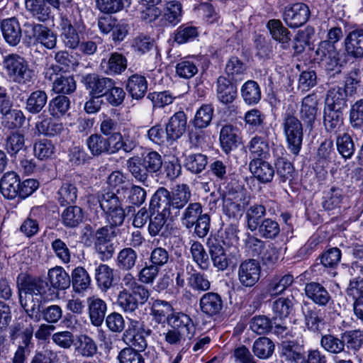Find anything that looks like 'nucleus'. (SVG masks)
<instances>
[{
  "label": "nucleus",
  "instance_id": "ddd939ff",
  "mask_svg": "<svg viewBox=\"0 0 363 363\" xmlns=\"http://www.w3.org/2000/svg\"><path fill=\"white\" fill-rule=\"evenodd\" d=\"M261 267L255 259H247L242 262L238 271V280L245 287H252L260 278Z\"/></svg>",
  "mask_w": 363,
  "mask_h": 363
},
{
  "label": "nucleus",
  "instance_id": "9d476101",
  "mask_svg": "<svg viewBox=\"0 0 363 363\" xmlns=\"http://www.w3.org/2000/svg\"><path fill=\"white\" fill-rule=\"evenodd\" d=\"M46 283L39 277L33 276L26 272L18 274L16 279V288L18 298L20 296H40L45 291Z\"/></svg>",
  "mask_w": 363,
  "mask_h": 363
},
{
  "label": "nucleus",
  "instance_id": "052dcab7",
  "mask_svg": "<svg viewBox=\"0 0 363 363\" xmlns=\"http://www.w3.org/2000/svg\"><path fill=\"white\" fill-rule=\"evenodd\" d=\"M277 176L280 182L291 181L294 168L292 164L285 157H279L275 163Z\"/></svg>",
  "mask_w": 363,
  "mask_h": 363
},
{
  "label": "nucleus",
  "instance_id": "393cba45",
  "mask_svg": "<svg viewBox=\"0 0 363 363\" xmlns=\"http://www.w3.org/2000/svg\"><path fill=\"white\" fill-rule=\"evenodd\" d=\"M19 185V176L15 172H7L0 179V192L6 199H13L18 196Z\"/></svg>",
  "mask_w": 363,
  "mask_h": 363
},
{
  "label": "nucleus",
  "instance_id": "774afa93",
  "mask_svg": "<svg viewBox=\"0 0 363 363\" xmlns=\"http://www.w3.org/2000/svg\"><path fill=\"white\" fill-rule=\"evenodd\" d=\"M249 324L251 330L257 335L267 334L272 329L271 319L264 315L254 316Z\"/></svg>",
  "mask_w": 363,
  "mask_h": 363
},
{
  "label": "nucleus",
  "instance_id": "3c124183",
  "mask_svg": "<svg viewBox=\"0 0 363 363\" xmlns=\"http://www.w3.org/2000/svg\"><path fill=\"white\" fill-rule=\"evenodd\" d=\"M241 96L244 101L249 105L257 104L261 99L259 86L253 80L246 82L241 88Z\"/></svg>",
  "mask_w": 363,
  "mask_h": 363
},
{
  "label": "nucleus",
  "instance_id": "8fccbe9b",
  "mask_svg": "<svg viewBox=\"0 0 363 363\" xmlns=\"http://www.w3.org/2000/svg\"><path fill=\"white\" fill-rule=\"evenodd\" d=\"M174 308L172 304L167 301L155 300L152 305L151 312L154 320L157 323L167 322L168 316L174 313Z\"/></svg>",
  "mask_w": 363,
  "mask_h": 363
},
{
  "label": "nucleus",
  "instance_id": "f03ea898",
  "mask_svg": "<svg viewBox=\"0 0 363 363\" xmlns=\"http://www.w3.org/2000/svg\"><path fill=\"white\" fill-rule=\"evenodd\" d=\"M163 165L162 156L156 151H149L142 157H132L127 160V167L133 177L140 182H147L149 174L158 173Z\"/></svg>",
  "mask_w": 363,
  "mask_h": 363
},
{
  "label": "nucleus",
  "instance_id": "a878e982",
  "mask_svg": "<svg viewBox=\"0 0 363 363\" xmlns=\"http://www.w3.org/2000/svg\"><path fill=\"white\" fill-rule=\"evenodd\" d=\"M345 46L349 56L363 57V30L356 29L350 32L345 39Z\"/></svg>",
  "mask_w": 363,
  "mask_h": 363
},
{
  "label": "nucleus",
  "instance_id": "6e6d98bb",
  "mask_svg": "<svg viewBox=\"0 0 363 363\" xmlns=\"http://www.w3.org/2000/svg\"><path fill=\"white\" fill-rule=\"evenodd\" d=\"M190 253L193 261L196 262L201 269H208L210 264L208 255L200 242H191Z\"/></svg>",
  "mask_w": 363,
  "mask_h": 363
},
{
  "label": "nucleus",
  "instance_id": "aec40b11",
  "mask_svg": "<svg viewBox=\"0 0 363 363\" xmlns=\"http://www.w3.org/2000/svg\"><path fill=\"white\" fill-rule=\"evenodd\" d=\"M86 304L91 324L96 327L101 325L107 311L106 302L96 296H92L87 298Z\"/></svg>",
  "mask_w": 363,
  "mask_h": 363
},
{
  "label": "nucleus",
  "instance_id": "a211bd4d",
  "mask_svg": "<svg viewBox=\"0 0 363 363\" xmlns=\"http://www.w3.org/2000/svg\"><path fill=\"white\" fill-rule=\"evenodd\" d=\"M306 296L319 306H326L333 302L328 290L320 283L310 282L305 286Z\"/></svg>",
  "mask_w": 363,
  "mask_h": 363
},
{
  "label": "nucleus",
  "instance_id": "5701e85b",
  "mask_svg": "<svg viewBox=\"0 0 363 363\" xmlns=\"http://www.w3.org/2000/svg\"><path fill=\"white\" fill-rule=\"evenodd\" d=\"M167 216L164 213H152L148 224L147 230L151 237L160 236L167 238L170 235V226L167 223Z\"/></svg>",
  "mask_w": 363,
  "mask_h": 363
},
{
  "label": "nucleus",
  "instance_id": "5fc2aeb1",
  "mask_svg": "<svg viewBox=\"0 0 363 363\" xmlns=\"http://www.w3.org/2000/svg\"><path fill=\"white\" fill-rule=\"evenodd\" d=\"M38 134L47 136H55L60 134L64 129L62 123L53 121L51 118L45 117L35 124Z\"/></svg>",
  "mask_w": 363,
  "mask_h": 363
},
{
  "label": "nucleus",
  "instance_id": "cd10ccee",
  "mask_svg": "<svg viewBox=\"0 0 363 363\" xmlns=\"http://www.w3.org/2000/svg\"><path fill=\"white\" fill-rule=\"evenodd\" d=\"M249 168L253 176L262 183H267L274 176V167L262 159H254L249 164Z\"/></svg>",
  "mask_w": 363,
  "mask_h": 363
},
{
  "label": "nucleus",
  "instance_id": "ea45409f",
  "mask_svg": "<svg viewBox=\"0 0 363 363\" xmlns=\"http://www.w3.org/2000/svg\"><path fill=\"white\" fill-rule=\"evenodd\" d=\"M95 279L99 288L106 292L113 286V269L107 264H101L95 269Z\"/></svg>",
  "mask_w": 363,
  "mask_h": 363
},
{
  "label": "nucleus",
  "instance_id": "f704fd0d",
  "mask_svg": "<svg viewBox=\"0 0 363 363\" xmlns=\"http://www.w3.org/2000/svg\"><path fill=\"white\" fill-rule=\"evenodd\" d=\"M50 286L57 290H65L69 287L71 278L63 267L56 266L48 272Z\"/></svg>",
  "mask_w": 363,
  "mask_h": 363
},
{
  "label": "nucleus",
  "instance_id": "49530a36",
  "mask_svg": "<svg viewBox=\"0 0 363 363\" xmlns=\"http://www.w3.org/2000/svg\"><path fill=\"white\" fill-rule=\"evenodd\" d=\"M76 89V81L74 77L71 75L57 77L52 83V91L56 94H60L64 96L74 93Z\"/></svg>",
  "mask_w": 363,
  "mask_h": 363
},
{
  "label": "nucleus",
  "instance_id": "c85d7f7f",
  "mask_svg": "<svg viewBox=\"0 0 363 363\" xmlns=\"http://www.w3.org/2000/svg\"><path fill=\"white\" fill-rule=\"evenodd\" d=\"M147 81L140 74H134L130 76L125 82V89L128 94L136 100L142 99L147 91Z\"/></svg>",
  "mask_w": 363,
  "mask_h": 363
},
{
  "label": "nucleus",
  "instance_id": "4d7b16f0",
  "mask_svg": "<svg viewBox=\"0 0 363 363\" xmlns=\"http://www.w3.org/2000/svg\"><path fill=\"white\" fill-rule=\"evenodd\" d=\"M208 164V157L201 153L190 154L184 160L185 168L193 174L201 173Z\"/></svg>",
  "mask_w": 363,
  "mask_h": 363
},
{
  "label": "nucleus",
  "instance_id": "72a5a7b5",
  "mask_svg": "<svg viewBox=\"0 0 363 363\" xmlns=\"http://www.w3.org/2000/svg\"><path fill=\"white\" fill-rule=\"evenodd\" d=\"M217 96L223 104L232 103L237 97V87L225 77L217 79Z\"/></svg>",
  "mask_w": 363,
  "mask_h": 363
},
{
  "label": "nucleus",
  "instance_id": "7ed1b4c3",
  "mask_svg": "<svg viewBox=\"0 0 363 363\" xmlns=\"http://www.w3.org/2000/svg\"><path fill=\"white\" fill-rule=\"evenodd\" d=\"M84 28L82 16L79 11L72 12L69 16L61 15L60 17V37L65 47L76 49L80 43L77 30Z\"/></svg>",
  "mask_w": 363,
  "mask_h": 363
},
{
  "label": "nucleus",
  "instance_id": "a18cd8bd",
  "mask_svg": "<svg viewBox=\"0 0 363 363\" xmlns=\"http://www.w3.org/2000/svg\"><path fill=\"white\" fill-rule=\"evenodd\" d=\"M62 223L67 228L77 227L83 222L84 213L77 206H69L62 213Z\"/></svg>",
  "mask_w": 363,
  "mask_h": 363
},
{
  "label": "nucleus",
  "instance_id": "37998d69",
  "mask_svg": "<svg viewBox=\"0 0 363 363\" xmlns=\"http://www.w3.org/2000/svg\"><path fill=\"white\" fill-rule=\"evenodd\" d=\"M202 211V206L200 203H189L181 215L180 220L183 226L187 229L192 228L196 221L203 215Z\"/></svg>",
  "mask_w": 363,
  "mask_h": 363
},
{
  "label": "nucleus",
  "instance_id": "1a4fd4ad",
  "mask_svg": "<svg viewBox=\"0 0 363 363\" xmlns=\"http://www.w3.org/2000/svg\"><path fill=\"white\" fill-rule=\"evenodd\" d=\"M322 54V65L326 72L330 77L341 72V69L345 63L342 54L339 52L335 46L326 43H321L318 50Z\"/></svg>",
  "mask_w": 363,
  "mask_h": 363
},
{
  "label": "nucleus",
  "instance_id": "9b49d317",
  "mask_svg": "<svg viewBox=\"0 0 363 363\" xmlns=\"http://www.w3.org/2000/svg\"><path fill=\"white\" fill-rule=\"evenodd\" d=\"M311 16L308 6L303 3H296L284 7L283 20L286 24L292 28L304 25Z\"/></svg>",
  "mask_w": 363,
  "mask_h": 363
},
{
  "label": "nucleus",
  "instance_id": "0e129e2a",
  "mask_svg": "<svg viewBox=\"0 0 363 363\" xmlns=\"http://www.w3.org/2000/svg\"><path fill=\"white\" fill-rule=\"evenodd\" d=\"M106 102L111 106L117 107L121 105L125 97V92L121 87L116 86V82L112 79L111 85L107 88L104 96Z\"/></svg>",
  "mask_w": 363,
  "mask_h": 363
},
{
  "label": "nucleus",
  "instance_id": "e2e57ef3",
  "mask_svg": "<svg viewBox=\"0 0 363 363\" xmlns=\"http://www.w3.org/2000/svg\"><path fill=\"white\" fill-rule=\"evenodd\" d=\"M267 27L272 38L281 43H288L290 38V33L288 29L282 25L279 20L272 19L269 21Z\"/></svg>",
  "mask_w": 363,
  "mask_h": 363
},
{
  "label": "nucleus",
  "instance_id": "473e14b6",
  "mask_svg": "<svg viewBox=\"0 0 363 363\" xmlns=\"http://www.w3.org/2000/svg\"><path fill=\"white\" fill-rule=\"evenodd\" d=\"M347 90L342 87L335 86L328 91L325 107L344 111L347 106Z\"/></svg>",
  "mask_w": 363,
  "mask_h": 363
},
{
  "label": "nucleus",
  "instance_id": "f257e3e1",
  "mask_svg": "<svg viewBox=\"0 0 363 363\" xmlns=\"http://www.w3.org/2000/svg\"><path fill=\"white\" fill-rule=\"evenodd\" d=\"M97 200L101 211L90 209L91 222L95 225L101 224L105 216L108 225L121 226L125 218V213L118 196L113 192L108 191L98 195Z\"/></svg>",
  "mask_w": 363,
  "mask_h": 363
},
{
  "label": "nucleus",
  "instance_id": "f3484780",
  "mask_svg": "<svg viewBox=\"0 0 363 363\" xmlns=\"http://www.w3.org/2000/svg\"><path fill=\"white\" fill-rule=\"evenodd\" d=\"M167 325L179 333L192 338L196 332V328L192 319L186 313L174 312L168 316Z\"/></svg>",
  "mask_w": 363,
  "mask_h": 363
},
{
  "label": "nucleus",
  "instance_id": "39448f33",
  "mask_svg": "<svg viewBox=\"0 0 363 363\" xmlns=\"http://www.w3.org/2000/svg\"><path fill=\"white\" fill-rule=\"evenodd\" d=\"M4 67L9 79L15 83L26 85L30 84L34 78V72L28 62L21 56L11 54L5 57Z\"/></svg>",
  "mask_w": 363,
  "mask_h": 363
},
{
  "label": "nucleus",
  "instance_id": "de8ad7c7",
  "mask_svg": "<svg viewBox=\"0 0 363 363\" xmlns=\"http://www.w3.org/2000/svg\"><path fill=\"white\" fill-rule=\"evenodd\" d=\"M252 350L258 358L266 359L272 355L274 350V344L269 338L261 337L254 342Z\"/></svg>",
  "mask_w": 363,
  "mask_h": 363
},
{
  "label": "nucleus",
  "instance_id": "2f4dec72",
  "mask_svg": "<svg viewBox=\"0 0 363 363\" xmlns=\"http://www.w3.org/2000/svg\"><path fill=\"white\" fill-rule=\"evenodd\" d=\"M317 105L318 101L316 96L313 94L308 95L302 100L300 117L311 129L315 119Z\"/></svg>",
  "mask_w": 363,
  "mask_h": 363
},
{
  "label": "nucleus",
  "instance_id": "0eeeda50",
  "mask_svg": "<svg viewBox=\"0 0 363 363\" xmlns=\"http://www.w3.org/2000/svg\"><path fill=\"white\" fill-rule=\"evenodd\" d=\"M72 0H25L27 12L40 22H45L51 16L53 8L57 11L66 8Z\"/></svg>",
  "mask_w": 363,
  "mask_h": 363
},
{
  "label": "nucleus",
  "instance_id": "864d4df0",
  "mask_svg": "<svg viewBox=\"0 0 363 363\" xmlns=\"http://www.w3.org/2000/svg\"><path fill=\"white\" fill-rule=\"evenodd\" d=\"M137 259V252L132 247H125L118 252L116 263L119 269L129 271L135 267Z\"/></svg>",
  "mask_w": 363,
  "mask_h": 363
},
{
  "label": "nucleus",
  "instance_id": "20e7f679",
  "mask_svg": "<svg viewBox=\"0 0 363 363\" xmlns=\"http://www.w3.org/2000/svg\"><path fill=\"white\" fill-rule=\"evenodd\" d=\"M295 112L293 106L289 105L284 113L282 125L289 150L298 155L301 149L303 133V125L294 116Z\"/></svg>",
  "mask_w": 363,
  "mask_h": 363
},
{
  "label": "nucleus",
  "instance_id": "58836bf2",
  "mask_svg": "<svg viewBox=\"0 0 363 363\" xmlns=\"http://www.w3.org/2000/svg\"><path fill=\"white\" fill-rule=\"evenodd\" d=\"M75 346V352L86 358L93 357L98 350V347L95 341L89 335L83 334L77 337Z\"/></svg>",
  "mask_w": 363,
  "mask_h": 363
},
{
  "label": "nucleus",
  "instance_id": "2eb2a0df",
  "mask_svg": "<svg viewBox=\"0 0 363 363\" xmlns=\"http://www.w3.org/2000/svg\"><path fill=\"white\" fill-rule=\"evenodd\" d=\"M86 145L93 157L114 155L112 135L105 138L100 133H94L86 140Z\"/></svg>",
  "mask_w": 363,
  "mask_h": 363
},
{
  "label": "nucleus",
  "instance_id": "c9c22d12",
  "mask_svg": "<svg viewBox=\"0 0 363 363\" xmlns=\"http://www.w3.org/2000/svg\"><path fill=\"white\" fill-rule=\"evenodd\" d=\"M219 140L221 148L226 154L235 149L238 141L236 128L230 124L223 126L220 131Z\"/></svg>",
  "mask_w": 363,
  "mask_h": 363
},
{
  "label": "nucleus",
  "instance_id": "b1692460",
  "mask_svg": "<svg viewBox=\"0 0 363 363\" xmlns=\"http://www.w3.org/2000/svg\"><path fill=\"white\" fill-rule=\"evenodd\" d=\"M201 311L208 316H213L220 313L223 303L221 296L215 292L204 294L199 301Z\"/></svg>",
  "mask_w": 363,
  "mask_h": 363
},
{
  "label": "nucleus",
  "instance_id": "7c9ffc66",
  "mask_svg": "<svg viewBox=\"0 0 363 363\" xmlns=\"http://www.w3.org/2000/svg\"><path fill=\"white\" fill-rule=\"evenodd\" d=\"M170 207V192L164 187H160L152 196L150 208L157 213H164L172 216Z\"/></svg>",
  "mask_w": 363,
  "mask_h": 363
},
{
  "label": "nucleus",
  "instance_id": "f8f14e48",
  "mask_svg": "<svg viewBox=\"0 0 363 363\" xmlns=\"http://www.w3.org/2000/svg\"><path fill=\"white\" fill-rule=\"evenodd\" d=\"M211 259L218 270H225L230 264L234 265L237 263L240 255L238 252L234 253L231 257L227 256L224 248L218 240L209 239L207 242Z\"/></svg>",
  "mask_w": 363,
  "mask_h": 363
},
{
  "label": "nucleus",
  "instance_id": "bf43d9fd",
  "mask_svg": "<svg viewBox=\"0 0 363 363\" xmlns=\"http://www.w3.org/2000/svg\"><path fill=\"white\" fill-rule=\"evenodd\" d=\"M182 6L177 1H169L166 4L162 19L165 23L175 26L181 21Z\"/></svg>",
  "mask_w": 363,
  "mask_h": 363
},
{
  "label": "nucleus",
  "instance_id": "603ef678",
  "mask_svg": "<svg viewBox=\"0 0 363 363\" xmlns=\"http://www.w3.org/2000/svg\"><path fill=\"white\" fill-rule=\"evenodd\" d=\"M25 121V116L21 110L10 108L7 112L1 114V122L2 126L12 130L20 128Z\"/></svg>",
  "mask_w": 363,
  "mask_h": 363
},
{
  "label": "nucleus",
  "instance_id": "412c9836",
  "mask_svg": "<svg viewBox=\"0 0 363 363\" xmlns=\"http://www.w3.org/2000/svg\"><path fill=\"white\" fill-rule=\"evenodd\" d=\"M43 299V295L34 296L28 295L27 297L20 296L19 303L21 307L27 315L35 322L40 321V316L44 308Z\"/></svg>",
  "mask_w": 363,
  "mask_h": 363
},
{
  "label": "nucleus",
  "instance_id": "a19ab883",
  "mask_svg": "<svg viewBox=\"0 0 363 363\" xmlns=\"http://www.w3.org/2000/svg\"><path fill=\"white\" fill-rule=\"evenodd\" d=\"M296 303V301L292 294L286 297H280L274 301L272 307L275 318L283 319L288 317L294 311Z\"/></svg>",
  "mask_w": 363,
  "mask_h": 363
},
{
  "label": "nucleus",
  "instance_id": "13d9d810",
  "mask_svg": "<svg viewBox=\"0 0 363 363\" xmlns=\"http://www.w3.org/2000/svg\"><path fill=\"white\" fill-rule=\"evenodd\" d=\"M24 146V135L19 131L11 132L4 140V147L11 156L16 155Z\"/></svg>",
  "mask_w": 363,
  "mask_h": 363
},
{
  "label": "nucleus",
  "instance_id": "4468645a",
  "mask_svg": "<svg viewBox=\"0 0 363 363\" xmlns=\"http://www.w3.org/2000/svg\"><path fill=\"white\" fill-rule=\"evenodd\" d=\"M81 82L89 91L90 96L99 98L104 96L107 88L111 85L112 79L93 73L82 76Z\"/></svg>",
  "mask_w": 363,
  "mask_h": 363
},
{
  "label": "nucleus",
  "instance_id": "69168bd1",
  "mask_svg": "<svg viewBox=\"0 0 363 363\" xmlns=\"http://www.w3.org/2000/svg\"><path fill=\"white\" fill-rule=\"evenodd\" d=\"M336 145L339 153L345 159L351 158L354 152V144L348 133L339 135L336 139Z\"/></svg>",
  "mask_w": 363,
  "mask_h": 363
},
{
  "label": "nucleus",
  "instance_id": "4c0bfd02",
  "mask_svg": "<svg viewBox=\"0 0 363 363\" xmlns=\"http://www.w3.org/2000/svg\"><path fill=\"white\" fill-rule=\"evenodd\" d=\"M48 101V94L43 90H35L26 99L25 109L31 114L40 113Z\"/></svg>",
  "mask_w": 363,
  "mask_h": 363
},
{
  "label": "nucleus",
  "instance_id": "c03bdc74",
  "mask_svg": "<svg viewBox=\"0 0 363 363\" xmlns=\"http://www.w3.org/2000/svg\"><path fill=\"white\" fill-rule=\"evenodd\" d=\"M71 282L73 290L77 293H82L90 286L91 278L84 267H78L72 272Z\"/></svg>",
  "mask_w": 363,
  "mask_h": 363
},
{
  "label": "nucleus",
  "instance_id": "79ce46f5",
  "mask_svg": "<svg viewBox=\"0 0 363 363\" xmlns=\"http://www.w3.org/2000/svg\"><path fill=\"white\" fill-rule=\"evenodd\" d=\"M266 216V208L262 204L255 203L250 206L246 211V220L248 229L255 231L259 226Z\"/></svg>",
  "mask_w": 363,
  "mask_h": 363
},
{
  "label": "nucleus",
  "instance_id": "bb28decb",
  "mask_svg": "<svg viewBox=\"0 0 363 363\" xmlns=\"http://www.w3.org/2000/svg\"><path fill=\"white\" fill-rule=\"evenodd\" d=\"M186 116L184 111L175 113L166 125V135L168 139L177 140L186 131Z\"/></svg>",
  "mask_w": 363,
  "mask_h": 363
},
{
  "label": "nucleus",
  "instance_id": "dca6fc26",
  "mask_svg": "<svg viewBox=\"0 0 363 363\" xmlns=\"http://www.w3.org/2000/svg\"><path fill=\"white\" fill-rule=\"evenodd\" d=\"M191 190L186 184L176 185L170 192V207L172 216L176 217L188 203L191 198Z\"/></svg>",
  "mask_w": 363,
  "mask_h": 363
},
{
  "label": "nucleus",
  "instance_id": "423d86ee",
  "mask_svg": "<svg viewBox=\"0 0 363 363\" xmlns=\"http://www.w3.org/2000/svg\"><path fill=\"white\" fill-rule=\"evenodd\" d=\"M116 228L108 224L99 228L94 233V248L104 261L110 259L117 248V244L111 241L117 235Z\"/></svg>",
  "mask_w": 363,
  "mask_h": 363
},
{
  "label": "nucleus",
  "instance_id": "6ab92c4d",
  "mask_svg": "<svg viewBox=\"0 0 363 363\" xmlns=\"http://www.w3.org/2000/svg\"><path fill=\"white\" fill-rule=\"evenodd\" d=\"M114 155L123 150L126 153L131 152L138 145V141L135 133L123 130L112 135Z\"/></svg>",
  "mask_w": 363,
  "mask_h": 363
},
{
  "label": "nucleus",
  "instance_id": "4be33fe9",
  "mask_svg": "<svg viewBox=\"0 0 363 363\" xmlns=\"http://www.w3.org/2000/svg\"><path fill=\"white\" fill-rule=\"evenodd\" d=\"M1 30L6 42L11 46L17 45L22 37V30L16 18L4 19L1 23Z\"/></svg>",
  "mask_w": 363,
  "mask_h": 363
},
{
  "label": "nucleus",
  "instance_id": "09e8293b",
  "mask_svg": "<svg viewBox=\"0 0 363 363\" xmlns=\"http://www.w3.org/2000/svg\"><path fill=\"white\" fill-rule=\"evenodd\" d=\"M77 188L70 182H62L57 191V201L61 206L74 203L77 198Z\"/></svg>",
  "mask_w": 363,
  "mask_h": 363
},
{
  "label": "nucleus",
  "instance_id": "6e6552de",
  "mask_svg": "<svg viewBox=\"0 0 363 363\" xmlns=\"http://www.w3.org/2000/svg\"><path fill=\"white\" fill-rule=\"evenodd\" d=\"M97 26L101 33L104 34L111 33L112 40L116 43L123 41L130 30V25L126 20H118L111 15L100 16L98 18Z\"/></svg>",
  "mask_w": 363,
  "mask_h": 363
},
{
  "label": "nucleus",
  "instance_id": "680f3d73",
  "mask_svg": "<svg viewBox=\"0 0 363 363\" xmlns=\"http://www.w3.org/2000/svg\"><path fill=\"white\" fill-rule=\"evenodd\" d=\"M70 101L68 97L60 95L52 99L49 103V111L53 117L60 118L69 110Z\"/></svg>",
  "mask_w": 363,
  "mask_h": 363
},
{
  "label": "nucleus",
  "instance_id": "c756f323",
  "mask_svg": "<svg viewBox=\"0 0 363 363\" xmlns=\"http://www.w3.org/2000/svg\"><path fill=\"white\" fill-rule=\"evenodd\" d=\"M281 357L285 363H299L304 360L302 347L294 341L285 340L281 344Z\"/></svg>",
  "mask_w": 363,
  "mask_h": 363
},
{
  "label": "nucleus",
  "instance_id": "e433bc0d",
  "mask_svg": "<svg viewBox=\"0 0 363 363\" xmlns=\"http://www.w3.org/2000/svg\"><path fill=\"white\" fill-rule=\"evenodd\" d=\"M101 67L108 74H121L127 67V60L122 54L113 52L108 60L101 61Z\"/></svg>",
  "mask_w": 363,
  "mask_h": 363
},
{
  "label": "nucleus",
  "instance_id": "338daca9",
  "mask_svg": "<svg viewBox=\"0 0 363 363\" xmlns=\"http://www.w3.org/2000/svg\"><path fill=\"white\" fill-rule=\"evenodd\" d=\"M188 286L194 291L202 292L208 291L211 286V282L203 274L194 271L187 278Z\"/></svg>",
  "mask_w": 363,
  "mask_h": 363
}]
</instances>
